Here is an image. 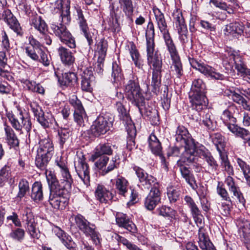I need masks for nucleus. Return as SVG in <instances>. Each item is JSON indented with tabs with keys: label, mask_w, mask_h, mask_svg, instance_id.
<instances>
[{
	"label": "nucleus",
	"mask_w": 250,
	"mask_h": 250,
	"mask_svg": "<svg viewBox=\"0 0 250 250\" xmlns=\"http://www.w3.org/2000/svg\"><path fill=\"white\" fill-rule=\"evenodd\" d=\"M189 98L192 108L197 111L195 114L199 115L198 112L207 106V98L205 92L189 93Z\"/></svg>",
	"instance_id": "17"
},
{
	"label": "nucleus",
	"mask_w": 250,
	"mask_h": 250,
	"mask_svg": "<svg viewBox=\"0 0 250 250\" xmlns=\"http://www.w3.org/2000/svg\"><path fill=\"white\" fill-rule=\"evenodd\" d=\"M236 161L238 166L242 171L244 177H249V176L250 175V167L249 165H248L242 159L239 158H237Z\"/></svg>",
	"instance_id": "56"
},
{
	"label": "nucleus",
	"mask_w": 250,
	"mask_h": 250,
	"mask_svg": "<svg viewBox=\"0 0 250 250\" xmlns=\"http://www.w3.org/2000/svg\"><path fill=\"white\" fill-rule=\"evenodd\" d=\"M244 31V26L239 22L230 23L226 26L224 33L226 36L236 37Z\"/></svg>",
	"instance_id": "32"
},
{
	"label": "nucleus",
	"mask_w": 250,
	"mask_h": 250,
	"mask_svg": "<svg viewBox=\"0 0 250 250\" xmlns=\"http://www.w3.org/2000/svg\"><path fill=\"white\" fill-rule=\"evenodd\" d=\"M49 202L51 207L57 210H63L68 204V193L70 191L60 188L55 182H51Z\"/></svg>",
	"instance_id": "4"
},
{
	"label": "nucleus",
	"mask_w": 250,
	"mask_h": 250,
	"mask_svg": "<svg viewBox=\"0 0 250 250\" xmlns=\"http://www.w3.org/2000/svg\"><path fill=\"white\" fill-rule=\"evenodd\" d=\"M52 157L51 154L37 151L35 158V164L41 169H45Z\"/></svg>",
	"instance_id": "35"
},
{
	"label": "nucleus",
	"mask_w": 250,
	"mask_h": 250,
	"mask_svg": "<svg viewBox=\"0 0 250 250\" xmlns=\"http://www.w3.org/2000/svg\"><path fill=\"white\" fill-rule=\"evenodd\" d=\"M39 123L45 128L53 127L54 128L56 129V127H59V125L54 117L49 113H46V114H44L42 118L40 119Z\"/></svg>",
	"instance_id": "40"
},
{
	"label": "nucleus",
	"mask_w": 250,
	"mask_h": 250,
	"mask_svg": "<svg viewBox=\"0 0 250 250\" xmlns=\"http://www.w3.org/2000/svg\"><path fill=\"white\" fill-rule=\"evenodd\" d=\"M2 18L3 20L14 32L17 33L18 35L22 34L20 25L10 10L8 9L4 10L2 13Z\"/></svg>",
	"instance_id": "19"
},
{
	"label": "nucleus",
	"mask_w": 250,
	"mask_h": 250,
	"mask_svg": "<svg viewBox=\"0 0 250 250\" xmlns=\"http://www.w3.org/2000/svg\"><path fill=\"white\" fill-rule=\"evenodd\" d=\"M30 24L36 30L38 31L42 35L46 34L48 31V27L45 21L42 17L35 15L30 20Z\"/></svg>",
	"instance_id": "27"
},
{
	"label": "nucleus",
	"mask_w": 250,
	"mask_h": 250,
	"mask_svg": "<svg viewBox=\"0 0 250 250\" xmlns=\"http://www.w3.org/2000/svg\"><path fill=\"white\" fill-rule=\"evenodd\" d=\"M37 151H41L42 152L52 155L54 146L51 139L49 138H45L41 140L39 142V147Z\"/></svg>",
	"instance_id": "39"
},
{
	"label": "nucleus",
	"mask_w": 250,
	"mask_h": 250,
	"mask_svg": "<svg viewBox=\"0 0 250 250\" xmlns=\"http://www.w3.org/2000/svg\"><path fill=\"white\" fill-rule=\"evenodd\" d=\"M75 9L77 12V21L85 37L87 40L88 44L90 45L93 43L92 36L88 32L89 28L88 27L86 20L83 14L81 8L78 5L75 6Z\"/></svg>",
	"instance_id": "16"
},
{
	"label": "nucleus",
	"mask_w": 250,
	"mask_h": 250,
	"mask_svg": "<svg viewBox=\"0 0 250 250\" xmlns=\"http://www.w3.org/2000/svg\"><path fill=\"white\" fill-rule=\"evenodd\" d=\"M95 196L102 203H107L113 198L112 193L105 187L101 185H98L95 191Z\"/></svg>",
	"instance_id": "26"
},
{
	"label": "nucleus",
	"mask_w": 250,
	"mask_h": 250,
	"mask_svg": "<svg viewBox=\"0 0 250 250\" xmlns=\"http://www.w3.org/2000/svg\"><path fill=\"white\" fill-rule=\"evenodd\" d=\"M69 103L75 108L74 111H80V110L83 109L81 101L75 95H73L70 97Z\"/></svg>",
	"instance_id": "64"
},
{
	"label": "nucleus",
	"mask_w": 250,
	"mask_h": 250,
	"mask_svg": "<svg viewBox=\"0 0 250 250\" xmlns=\"http://www.w3.org/2000/svg\"><path fill=\"white\" fill-rule=\"evenodd\" d=\"M61 178L60 182L58 180L55 175L52 173H49L46 176L47 180L49 185H51V182H55L59 186V188L65 189V191H70L71 189V185L73 182V179L67 168L60 171Z\"/></svg>",
	"instance_id": "8"
},
{
	"label": "nucleus",
	"mask_w": 250,
	"mask_h": 250,
	"mask_svg": "<svg viewBox=\"0 0 250 250\" xmlns=\"http://www.w3.org/2000/svg\"><path fill=\"white\" fill-rule=\"evenodd\" d=\"M153 12L155 16V21L158 28L163 34L166 44L173 42L168 32L164 14L156 6L153 8Z\"/></svg>",
	"instance_id": "9"
},
{
	"label": "nucleus",
	"mask_w": 250,
	"mask_h": 250,
	"mask_svg": "<svg viewBox=\"0 0 250 250\" xmlns=\"http://www.w3.org/2000/svg\"><path fill=\"white\" fill-rule=\"evenodd\" d=\"M191 66L198 70L207 77H209L217 80H222L224 76L221 74L216 71L215 69L210 66L198 61L195 59H189Z\"/></svg>",
	"instance_id": "10"
},
{
	"label": "nucleus",
	"mask_w": 250,
	"mask_h": 250,
	"mask_svg": "<svg viewBox=\"0 0 250 250\" xmlns=\"http://www.w3.org/2000/svg\"><path fill=\"white\" fill-rule=\"evenodd\" d=\"M210 137L213 143L216 146L218 151V148L220 149L219 147L223 148L225 146V144L224 138L220 133H212L210 135Z\"/></svg>",
	"instance_id": "48"
},
{
	"label": "nucleus",
	"mask_w": 250,
	"mask_h": 250,
	"mask_svg": "<svg viewBox=\"0 0 250 250\" xmlns=\"http://www.w3.org/2000/svg\"><path fill=\"white\" fill-rule=\"evenodd\" d=\"M175 137L177 143H179L180 146H183L184 148V152L181 156L180 163L188 165L193 162L196 145L187 129L183 126H179L176 130Z\"/></svg>",
	"instance_id": "3"
},
{
	"label": "nucleus",
	"mask_w": 250,
	"mask_h": 250,
	"mask_svg": "<svg viewBox=\"0 0 250 250\" xmlns=\"http://www.w3.org/2000/svg\"><path fill=\"white\" fill-rule=\"evenodd\" d=\"M166 46L172 60L171 70L177 77L180 78L183 75V71L178 51L174 42L169 43Z\"/></svg>",
	"instance_id": "12"
},
{
	"label": "nucleus",
	"mask_w": 250,
	"mask_h": 250,
	"mask_svg": "<svg viewBox=\"0 0 250 250\" xmlns=\"http://www.w3.org/2000/svg\"><path fill=\"white\" fill-rule=\"evenodd\" d=\"M205 90V84L202 80L197 79L192 82L190 91L189 93H201L202 92H206Z\"/></svg>",
	"instance_id": "45"
},
{
	"label": "nucleus",
	"mask_w": 250,
	"mask_h": 250,
	"mask_svg": "<svg viewBox=\"0 0 250 250\" xmlns=\"http://www.w3.org/2000/svg\"><path fill=\"white\" fill-rule=\"evenodd\" d=\"M5 139L9 146L12 147L18 146L19 140L11 127L4 124Z\"/></svg>",
	"instance_id": "36"
},
{
	"label": "nucleus",
	"mask_w": 250,
	"mask_h": 250,
	"mask_svg": "<svg viewBox=\"0 0 250 250\" xmlns=\"http://www.w3.org/2000/svg\"><path fill=\"white\" fill-rule=\"evenodd\" d=\"M153 186L145 202L146 208L150 210H153L161 200L159 184L155 183Z\"/></svg>",
	"instance_id": "15"
},
{
	"label": "nucleus",
	"mask_w": 250,
	"mask_h": 250,
	"mask_svg": "<svg viewBox=\"0 0 250 250\" xmlns=\"http://www.w3.org/2000/svg\"><path fill=\"white\" fill-rule=\"evenodd\" d=\"M25 231L24 229L21 228H17L12 230L10 236L13 239L21 242L24 238Z\"/></svg>",
	"instance_id": "58"
},
{
	"label": "nucleus",
	"mask_w": 250,
	"mask_h": 250,
	"mask_svg": "<svg viewBox=\"0 0 250 250\" xmlns=\"http://www.w3.org/2000/svg\"><path fill=\"white\" fill-rule=\"evenodd\" d=\"M85 235L86 236L90 237L93 243L95 245L100 244L101 238L100 234L96 230V227H93L89 230L86 232Z\"/></svg>",
	"instance_id": "50"
},
{
	"label": "nucleus",
	"mask_w": 250,
	"mask_h": 250,
	"mask_svg": "<svg viewBox=\"0 0 250 250\" xmlns=\"http://www.w3.org/2000/svg\"><path fill=\"white\" fill-rule=\"evenodd\" d=\"M19 191L18 197L21 198L25 196L26 192L29 190V183L25 179H21L19 183Z\"/></svg>",
	"instance_id": "49"
},
{
	"label": "nucleus",
	"mask_w": 250,
	"mask_h": 250,
	"mask_svg": "<svg viewBox=\"0 0 250 250\" xmlns=\"http://www.w3.org/2000/svg\"><path fill=\"white\" fill-rule=\"evenodd\" d=\"M31 198L35 202H39L43 198L42 186L40 182H35L32 185Z\"/></svg>",
	"instance_id": "38"
},
{
	"label": "nucleus",
	"mask_w": 250,
	"mask_h": 250,
	"mask_svg": "<svg viewBox=\"0 0 250 250\" xmlns=\"http://www.w3.org/2000/svg\"><path fill=\"white\" fill-rule=\"evenodd\" d=\"M74 118L75 121L80 125H84V120L86 118V114L84 109L80 110V111H74Z\"/></svg>",
	"instance_id": "55"
},
{
	"label": "nucleus",
	"mask_w": 250,
	"mask_h": 250,
	"mask_svg": "<svg viewBox=\"0 0 250 250\" xmlns=\"http://www.w3.org/2000/svg\"><path fill=\"white\" fill-rule=\"evenodd\" d=\"M112 153V150L109 144H100L96 147L94 153L91 156L90 160L94 162L100 156L109 155Z\"/></svg>",
	"instance_id": "31"
},
{
	"label": "nucleus",
	"mask_w": 250,
	"mask_h": 250,
	"mask_svg": "<svg viewBox=\"0 0 250 250\" xmlns=\"http://www.w3.org/2000/svg\"><path fill=\"white\" fill-rule=\"evenodd\" d=\"M85 235L86 236L90 237L93 243L95 245L100 244L101 238L100 234L96 230V227H93L89 230L86 232Z\"/></svg>",
	"instance_id": "51"
},
{
	"label": "nucleus",
	"mask_w": 250,
	"mask_h": 250,
	"mask_svg": "<svg viewBox=\"0 0 250 250\" xmlns=\"http://www.w3.org/2000/svg\"><path fill=\"white\" fill-rule=\"evenodd\" d=\"M125 91L127 98L138 107L139 104L143 101V97L138 82L132 80L128 81L125 84Z\"/></svg>",
	"instance_id": "7"
},
{
	"label": "nucleus",
	"mask_w": 250,
	"mask_h": 250,
	"mask_svg": "<svg viewBox=\"0 0 250 250\" xmlns=\"http://www.w3.org/2000/svg\"><path fill=\"white\" fill-rule=\"evenodd\" d=\"M70 135L71 131L68 128L61 127L58 129V139L59 144L62 147H63Z\"/></svg>",
	"instance_id": "42"
},
{
	"label": "nucleus",
	"mask_w": 250,
	"mask_h": 250,
	"mask_svg": "<svg viewBox=\"0 0 250 250\" xmlns=\"http://www.w3.org/2000/svg\"><path fill=\"white\" fill-rule=\"evenodd\" d=\"M230 96L234 102L242 104L244 109L250 111V104H249L248 102L239 94L235 92H231Z\"/></svg>",
	"instance_id": "47"
},
{
	"label": "nucleus",
	"mask_w": 250,
	"mask_h": 250,
	"mask_svg": "<svg viewBox=\"0 0 250 250\" xmlns=\"http://www.w3.org/2000/svg\"><path fill=\"white\" fill-rule=\"evenodd\" d=\"M77 78L75 73L67 72L62 75L61 84L65 86H71L76 83Z\"/></svg>",
	"instance_id": "43"
},
{
	"label": "nucleus",
	"mask_w": 250,
	"mask_h": 250,
	"mask_svg": "<svg viewBox=\"0 0 250 250\" xmlns=\"http://www.w3.org/2000/svg\"><path fill=\"white\" fill-rule=\"evenodd\" d=\"M133 169L135 171L136 174L138 177L140 182L143 185L146 186L154 185V184L158 183L156 182V179L153 176L149 175L146 173L144 170L139 167L135 166Z\"/></svg>",
	"instance_id": "21"
},
{
	"label": "nucleus",
	"mask_w": 250,
	"mask_h": 250,
	"mask_svg": "<svg viewBox=\"0 0 250 250\" xmlns=\"http://www.w3.org/2000/svg\"><path fill=\"white\" fill-rule=\"evenodd\" d=\"M225 184L228 187L229 191L233 195L232 197L236 198L239 203L245 206L246 200L243 196L240 188L235 183L234 179L231 176H228L225 180Z\"/></svg>",
	"instance_id": "14"
},
{
	"label": "nucleus",
	"mask_w": 250,
	"mask_h": 250,
	"mask_svg": "<svg viewBox=\"0 0 250 250\" xmlns=\"http://www.w3.org/2000/svg\"><path fill=\"white\" fill-rule=\"evenodd\" d=\"M30 106L34 116L36 117L37 121L39 122L40 121V119L42 118L44 115L43 111L41 107L36 103L31 104Z\"/></svg>",
	"instance_id": "60"
},
{
	"label": "nucleus",
	"mask_w": 250,
	"mask_h": 250,
	"mask_svg": "<svg viewBox=\"0 0 250 250\" xmlns=\"http://www.w3.org/2000/svg\"><path fill=\"white\" fill-rule=\"evenodd\" d=\"M201 122V124L204 125L208 129L213 130L215 127V123L211 119V115L209 113H207L205 116L203 117Z\"/></svg>",
	"instance_id": "61"
},
{
	"label": "nucleus",
	"mask_w": 250,
	"mask_h": 250,
	"mask_svg": "<svg viewBox=\"0 0 250 250\" xmlns=\"http://www.w3.org/2000/svg\"><path fill=\"white\" fill-rule=\"evenodd\" d=\"M75 221L77 227L84 234L93 227H94V225L91 224L81 214L75 216Z\"/></svg>",
	"instance_id": "37"
},
{
	"label": "nucleus",
	"mask_w": 250,
	"mask_h": 250,
	"mask_svg": "<svg viewBox=\"0 0 250 250\" xmlns=\"http://www.w3.org/2000/svg\"><path fill=\"white\" fill-rule=\"evenodd\" d=\"M58 52L62 62L65 65L70 66L73 64L75 58L69 49L61 46L58 49Z\"/></svg>",
	"instance_id": "24"
},
{
	"label": "nucleus",
	"mask_w": 250,
	"mask_h": 250,
	"mask_svg": "<svg viewBox=\"0 0 250 250\" xmlns=\"http://www.w3.org/2000/svg\"><path fill=\"white\" fill-rule=\"evenodd\" d=\"M75 168L79 177L85 185L88 186L90 182L89 168L83 156L82 158H79L78 161L75 164Z\"/></svg>",
	"instance_id": "13"
},
{
	"label": "nucleus",
	"mask_w": 250,
	"mask_h": 250,
	"mask_svg": "<svg viewBox=\"0 0 250 250\" xmlns=\"http://www.w3.org/2000/svg\"><path fill=\"white\" fill-rule=\"evenodd\" d=\"M148 143L149 147L152 153L159 155L160 157L162 163L165 165V159L161 154L162 146L161 143L155 135L151 134L149 136Z\"/></svg>",
	"instance_id": "22"
},
{
	"label": "nucleus",
	"mask_w": 250,
	"mask_h": 250,
	"mask_svg": "<svg viewBox=\"0 0 250 250\" xmlns=\"http://www.w3.org/2000/svg\"><path fill=\"white\" fill-rule=\"evenodd\" d=\"M154 27L153 22L149 21L146 31V40L147 60L149 65L152 66V77L151 86L152 91L157 94L161 85L162 61L157 52H154Z\"/></svg>",
	"instance_id": "1"
},
{
	"label": "nucleus",
	"mask_w": 250,
	"mask_h": 250,
	"mask_svg": "<svg viewBox=\"0 0 250 250\" xmlns=\"http://www.w3.org/2000/svg\"><path fill=\"white\" fill-rule=\"evenodd\" d=\"M237 114H239V109L234 105L223 111L221 119L228 129L229 125H236Z\"/></svg>",
	"instance_id": "18"
},
{
	"label": "nucleus",
	"mask_w": 250,
	"mask_h": 250,
	"mask_svg": "<svg viewBox=\"0 0 250 250\" xmlns=\"http://www.w3.org/2000/svg\"><path fill=\"white\" fill-rule=\"evenodd\" d=\"M113 119L111 116H99L91 127L92 134L97 137L104 134L112 125Z\"/></svg>",
	"instance_id": "6"
},
{
	"label": "nucleus",
	"mask_w": 250,
	"mask_h": 250,
	"mask_svg": "<svg viewBox=\"0 0 250 250\" xmlns=\"http://www.w3.org/2000/svg\"><path fill=\"white\" fill-rule=\"evenodd\" d=\"M117 240L119 243L123 244L128 250H141L137 246L131 243L124 237L118 235Z\"/></svg>",
	"instance_id": "54"
},
{
	"label": "nucleus",
	"mask_w": 250,
	"mask_h": 250,
	"mask_svg": "<svg viewBox=\"0 0 250 250\" xmlns=\"http://www.w3.org/2000/svg\"><path fill=\"white\" fill-rule=\"evenodd\" d=\"M237 118L242 122L243 125L245 126L250 125V113L239 110V114H237Z\"/></svg>",
	"instance_id": "57"
},
{
	"label": "nucleus",
	"mask_w": 250,
	"mask_h": 250,
	"mask_svg": "<svg viewBox=\"0 0 250 250\" xmlns=\"http://www.w3.org/2000/svg\"><path fill=\"white\" fill-rule=\"evenodd\" d=\"M70 0H57L55 3V9L59 10L61 22H53L51 29L54 34L61 41L71 48H75L76 42L75 39L67 30L65 24L71 21Z\"/></svg>",
	"instance_id": "2"
},
{
	"label": "nucleus",
	"mask_w": 250,
	"mask_h": 250,
	"mask_svg": "<svg viewBox=\"0 0 250 250\" xmlns=\"http://www.w3.org/2000/svg\"><path fill=\"white\" fill-rule=\"evenodd\" d=\"M197 194L199 196L201 204L203 209L205 211H208L210 208V204L209 203L207 198L205 197V194L203 189H199Z\"/></svg>",
	"instance_id": "53"
},
{
	"label": "nucleus",
	"mask_w": 250,
	"mask_h": 250,
	"mask_svg": "<svg viewBox=\"0 0 250 250\" xmlns=\"http://www.w3.org/2000/svg\"><path fill=\"white\" fill-rule=\"evenodd\" d=\"M21 220L25 223V227L27 233L31 238L39 239L40 236V230L37 227V223L31 208H25L21 214Z\"/></svg>",
	"instance_id": "5"
},
{
	"label": "nucleus",
	"mask_w": 250,
	"mask_h": 250,
	"mask_svg": "<svg viewBox=\"0 0 250 250\" xmlns=\"http://www.w3.org/2000/svg\"><path fill=\"white\" fill-rule=\"evenodd\" d=\"M98 158L99 159L95 163V166L98 169L101 170L102 173H103L105 167L107 166L109 157L107 156H101Z\"/></svg>",
	"instance_id": "63"
},
{
	"label": "nucleus",
	"mask_w": 250,
	"mask_h": 250,
	"mask_svg": "<svg viewBox=\"0 0 250 250\" xmlns=\"http://www.w3.org/2000/svg\"><path fill=\"white\" fill-rule=\"evenodd\" d=\"M230 59H232L235 64V69L242 75H249L250 77V70L246 68L245 64L243 62L242 56L238 54H231L229 55Z\"/></svg>",
	"instance_id": "30"
},
{
	"label": "nucleus",
	"mask_w": 250,
	"mask_h": 250,
	"mask_svg": "<svg viewBox=\"0 0 250 250\" xmlns=\"http://www.w3.org/2000/svg\"><path fill=\"white\" fill-rule=\"evenodd\" d=\"M174 23L177 30H185L187 28L185 20L181 12L176 10L173 13Z\"/></svg>",
	"instance_id": "41"
},
{
	"label": "nucleus",
	"mask_w": 250,
	"mask_h": 250,
	"mask_svg": "<svg viewBox=\"0 0 250 250\" xmlns=\"http://www.w3.org/2000/svg\"><path fill=\"white\" fill-rule=\"evenodd\" d=\"M180 171L182 177L186 182L193 189H195L197 188L196 181L193 174L190 172L189 168L183 165H181Z\"/></svg>",
	"instance_id": "29"
},
{
	"label": "nucleus",
	"mask_w": 250,
	"mask_h": 250,
	"mask_svg": "<svg viewBox=\"0 0 250 250\" xmlns=\"http://www.w3.org/2000/svg\"><path fill=\"white\" fill-rule=\"evenodd\" d=\"M229 130L236 137H239L243 140L244 143L250 136V131L244 128L240 127L236 125H229Z\"/></svg>",
	"instance_id": "33"
},
{
	"label": "nucleus",
	"mask_w": 250,
	"mask_h": 250,
	"mask_svg": "<svg viewBox=\"0 0 250 250\" xmlns=\"http://www.w3.org/2000/svg\"><path fill=\"white\" fill-rule=\"evenodd\" d=\"M116 221L119 227L124 228L132 233L136 232L137 229L135 225L125 214H118L116 216Z\"/></svg>",
	"instance_id": "23"
},
{
	"label": "nucleus",
	"mask_w": 250,
	"mask_h": 250,
	"mask_svg": "<svg viewBox=\"0 0 250 250\" xmlns=\"http://www.w3.org/2000/svg\"><path fill=\"white\" fill-rule=\"evenodd\" d=\"M123 11L125 15L130 17L133 12V6L131 0H118Z\"/></svg>",
	"instance_id": "46"
},
{
	"label": "nucleus",
	"mask_w": 250,
	"mask_h": 250,
	"mask_svg": "<svg viewBox=\"0 0 250 250\" xmlns=\"http://www.w3.org/2000/svg\"><path fill=\"white\" fill-rule=\"evenodd\" d=\"M198 243L202 250H216L203 228L199 229Z\"/></svg>",
	"instance_id": "28"
},
{
	"label": "nucleus",
	"mask_w": 250,
	"mask_h": 250,
	"mask_svg": "<svg viewBox=\"0 0 250 250\" xmlns=\"http://www.w3.org/2000/svg\"><path fill=\"white\" fill-rule=\"evenodd\" d=\"M54 231L56 235L67 249L71 250L74 248V243L71 236L67 234L60 228L55 227Z\"/></svg>",
	"instance_id": "25"
},
{
	"label": "nucleus",
	"mask_w": 250,
	"mask_h": 250,
	"mask_svg": "<svg viewBox=\"0 0 250 250\" xmlns=\"http://www.w3.org/2000/svg\"><path fill=\"white\" fill-rule=\"evenodd\" d=\"M19 119L21 122V124L20 125V121L18 119L16 123L14 124V128L18 130L24 129L27 132H29L31 129V123L30 120L27 117H25L21 110H19Z\"/></svg>",
	"instance_id": "34"
},
{
	"label": "nucleus",
	"mask_w": 250,
	"mask_h": 250,
	"mask_svg": "<svg viewBox=\"0 0 250 250\" xmlns=\"http://www.w3.org/2000/svg\"><path fill=\"white\" fill-rule=\"evenodd\" d=\"M128 47L129 54L135 65L138 68H141L142 67V65L139 61L140 54L136 48V45L133 42H130Z\"/></svg>",
	"instance_id": "44"
},
{
	"label": "nucleus",
	"mask_w": 250,
	"mask_h": 250,
	"mask_svg": "<svg viewBox=\"0 0 250 250\" xmlns=\"http://www.w3.org/2000/svg\"><path fill=\"white\" fill-rule=\"evenodd\" d=\"M217 193L223 200L231 202V199L229 196L228 191L224 187L223 185H220V183H219L217 187Z\"/></svg>",
	"instance_id": "59"
},
{
	"label": "nucleus",
	"mask_w": 250,
	"mask_h": 250,
	"mask_svg": "<svg viewBox=\"0 0 250 250\" xmlns=\"http://www.w3.org/2000/svg\"><path fill=\"white\" fill-rule=\"evenodd\" d=\"M123 121L128 136L127 139V147L131 150L132 146H135L134 138L136 135V130L130 118H127Z\"/></svg>",
	"instance_id": "20"
},
{
	"label": "nucleus",
	"mask_w": 250,
	"mask_h": 250,
	"mask_svg": "<svg viewBox=\"0 0 250 250\" xmlns=\"http://www.w3.org/2000/svg\"><path fill=\"white\" fill-rule=\"evenodd\" d=\"M167 194L171 203L175 202L178 199L180 195L179 191L172 187L168 188Z\"/></svg>",
	"instance_id": "62"
},
{
	"label": "nucleus",
	"mask_w": 250,
	"mask_h": 250,
	"mask_svg": "<svg viewBox=\"0 0 250 250\" xmlns=\"http://www.w3.org/2000/svg\"><path fill=\"white\" fill-rule=\"evenodd\" d=\"M107 48V42L102 40L98 44L97 52L99 55L98 58L104 59Z\"/></svg>",
	"instance_id": "52"
},
{
	"label": "nucleus",
	"mask_w": 250,
	"mask_h": 250,
	"mask_svg": "<svg viewBox=\"0 0 250 250\" xmlns=\"http://www.w3.org/2000/svg\"><path fill=\"white\" fill-rule=\"evenodd\" d=\"M115 187L117 193L124 197L129 196L130 200L132 202L135 201L138 194L133 189H130L129 191L128 182L127 180L123 177H119L115 180Z\"/></svg>",
	"instance_id": "11"
}]
</instances>
